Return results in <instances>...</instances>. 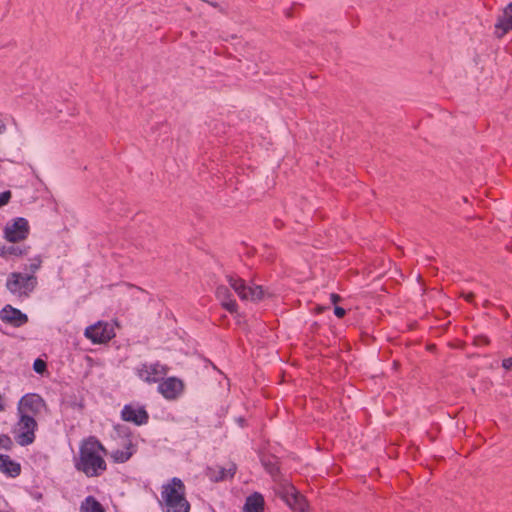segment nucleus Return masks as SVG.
I'll use <instances>...</instances> for the list:
<instances>
[{
    "label": "nucleus",
    "mask_w": 512,
    "mask_h": 512,
    "mask_svg": "<svg viewBox=\"0 0 512 512\" xmlns=\"http://www.w3.org/2000/svg\"><path fill=\"white\" fill-rule=\"evenodd\" d=\"M105 455L104 446L95 437H89L80 444L79 456L75 458L74 466L87 477H98L107 468Z\"/></svg>",
    "instance_id": "obj_1"
},
{
    "label": "nucleus",
    "mask_w": 512,
    "mask_h": 512,
    "mask_svg": "<svg viewBox=\"0 0 512 512\" xmlns=\"http://www.w3.org/2000/svg\"><path fill=\"white\" fill-rule=\"evenodd\" d=\"M185 485L180 478L173 477L161 487L160 506L163 512H189L190 504L185 496Z\"/></svg>",
    "instance_id": "obj_2"
},
{
    "label": "nucleus",
    "mask_w": 512,
    "mask_h": 512,
    "mask_svg": "<svg viewBox=\"0 0 512 512\" xmlns=\"http://www.w3.org/2000/svg\"><path fill=\"white\" fill-rule=\"evenodd\" d=\"M38 284L36 275L12 272L6 280L7 290L18 298H27Z\"/></svg>",
    "instance_id": "obj_3"
},
{
    "label": "nucleus",
    "mask_w": 512,
    "mask_h": 512,
    "mask_svg": "<svg viewBox=\"0 0 512 512\" xmlns=\"http://www.w3.org/2000/svg\"><path fill=\"white\" fill-rule=\"evenodd\" d=\"M19 419L14 427V434L17 443L21 446H27L34 442L37 422L33 415L18 414Z\"/></svg>",
    "instance_id": "obj_4"
},
{
    "label": "nucleus",
    "mask_w": 512,
    "mask_h": 512,
    "mask_svg": "<svg viewBox=\"0 0 512 512\" xmlns=\"http://www.w3.org/2000/svg\"><path fill=\"white\" fill-rule=\"evenodd\" d=\"M228 283L238 297L243 301H259L264 298L265 290L259 285H247L246 282L236 276H228Z\"/></svg>",
    "instance_id": "obj_5"
},
{
    "label": "nucleus",
    "mask_w": 512,
    "mask_h": 512,
    "mask_svg": "<svg viewBox=\"0 0 512 512\" xmlns=\"http://www.w3.org/2000/svg\"><path fill=\"white\" fill-rule=\"evenodd\" d=\"M136 375L146 383H157L168 373V367L159 362L142 363L135 369Z\"/></svg>",
    "instance_id": "obj_6"
},
{
    "label": "nucleus",
    "mask_w": 512,
    "mask_h": 512,
    "mask_svg": "<svg viewBox=\"0 0 512 512\" xmlns=\"http://www.w3.org/2000/svg\"><path fill=\"white\" fill-rule=\"evenodd\" d=\"M29 231L28 221L23 217H18L6 224L4 238L11 243H16L25 240L29 235Z\"/></svg>",
    "instance_id": "obj_7"
},
{
    "label": "nucleus",
    "mask_w": 512,
    "mask_h": 512,
    "mask_svg": "<svg viewBox=\"0 0 512 512\" xmlns=\"http://www.w3.org/2000/svg\"><path fill=\"white\" fill-rule=\"evenodd\" d=\"M84 335L93 343H106L115 336L113 327L106 322H98L85 329Z\"/></svg>",
    "instance_id": "obj_8"
},
{
    "label": "nucleus",
    "mask_w": 512,
    "mask_h": 512,
    "mask_svg": "<svg viewBox=\"0 0 512 512\" xmlns=\"http://www.w3.org/2000/svg\"><path fill=\"white\" fill-rule=\"evenodd\" d=\"M45 408V401L38 394H26L24 395L17 407L18 414H26L35 416L39 414Z\"/></svg>",
    "instance_id": "obj_9"
},
{
    "label": "nucleus",
    "mask_w": 512,
    "mask_h": 512,
    "mask_svg": "<svg viewBox=\"0 0 512 512\" xmlns=\"http://www.w3.org/2000/svg\"><path fill=\"white\" fill-rule=\"evenodd\" d=\"M283 500L287 505L298 512H306L308 504L303 495H301L294 486L286 485L281 492Z\"/></svg>",
    "instance_id": "obj_10"
},
{
    "label": "nucleus",
    "mask_w": 512,
    "mask_h": 512,
    "mask_svg": "<svg viewBox=\"0 0 512 512\" xmlns=\"http://www.w3.org/2000/svg\"><path fill=\"white\" fill-rule=\"evenodd\" d=\"M183 391V383L176 377H169L158 385V392L168 400L176 399Z\"/></svg>",
    "instance_id": "obj_11"
},
{
    "label": "nucleus",
    "mask_w": 512,
    "mask_h": 512,
    "mask_svg": "<svg viewBox=\"0 0 512 512\" xmlns=\"http://www.w3.org/2000/svg\"><path fill=\"white\" fill-rule=\"evenodd\" d=\"M122 419L127 422H132L135 425H143L148 422V413L144 407L125 405L121 412Z\"/></svg>",
    "instance_id": "obj_12"
},
{
    "label": "nucleus",
    "mask_w": 512,
    "mask_h": 512,
    "mask_svg": "<svg viewBox=\"0 0 512 512\" xmlns=\"http://www.w3.org/2000/svg\"><path fill=\"white\" fill-rule=\"evenodd\" d=\"M0 318L15 327H20L28 322L27 315L11 305H6L0 311Z\"/></svg>",
    "instance_id": "obj_13"
},
{
    "label": "nucleus",
    "mask_w": 512,
    "mask_h": 512,
    "mask_svg": "<svg viewBox=\"0 0 512 512\" xmlns=\"http://www.w3.org/2000/svg\"><path fill=\"white\" fill-rule=\"evenodd\" d=\"M216 297L221 302V305L230 313H234L237 311V303L233 299L232 294L229 291V288L220 285L216 289Z\"/></svg>",
    "instance_id": "obj_14"
},
{
    "label": "nucleus",
    "mask_w": 512,
    "mask_h": 512,
    "mask_svg": "<svg viewBox=\"0 0 512 512\" xmlns=\"http://www.w3.org/2000/svg\"><path fill=\"white\" fill-rule=\"evenodd\" d=\"M0 471L9 477L15 478L21 473V465L12 460L10 456L0 454Z\"/></svg>",
    "instance_id": "obj_15"
},
{
    "label": "nucleus",
    "mask_w": 512,
    "mask_h": 512,
    "mask_svg": "<svg viewBox=\"0 0 512 512\" xmlns=\"http://www.w3.org/2000/svg\"><path fill=\"white\" fill-rule=\"evenodd\" d=\"M30 247L26 245H2L0 246V257L8 260L12 257H22L28 254Z\"/></svg>",
    "instance_id": "obj_16"
},
{
    "label": "nucleus",
    "mask_w": 512,
    "mask_h": 512,
    "mask_svg": "<svg viewBox=\"0 0 512 512\" xmlns=\"http://www.w3.org/2000/svg\"><path fill=\"white\" fill-rule=\"evenodd\" d=\"M495 28L502 30V33L499 36H503L512 29V2L505 7L502 15L499 16L495 24Z\"/></svg>",
    "instance_id": "obj_17"
},
{
    "label": "nucleus",
    "mask_w": 512,
    "mask_h": 512,
    "mask_svg": "<svg viewBox=\"0 0 512 512\" xmlns=\"http://www.w3.org/2000/svg\"><path fill=\"white\" fill-rule=\"evenodd\" d=\"M264 498L260 493H253L246 498L243 512H263Z\"/></svg>",
    "instance_id": "obj_18"
},
{
    "label": "nucleus",
    "mask_w": 512,
    "mask_h": 512,
    "mask_svg": "<svg viewBox=\"0 0 512 512\" xmlns=\"http://www.w3.org/2000/svg\"><path fill=\"white\" fill-rule=\"evenodd\" d=\"M134 450L130 441L125 443L124 449H116L111 453L112 459L117 463H124L130 459L133 455Z\"/></svg>",
    "instance_id": "obj_19"
},
{
    "label": "nucleus",
    "mask_w": 512,
    "mask_h": 512,
    "mask_svg": "<svg viewBox=\"0 0 512 512\" xmlns=\"http://www.w3.org/2000/svg\"><path fill=\"white\" fill-rule=\"evenodd\" d=\"M80 512H105V510L93 496H88L81 503Z\"/></svg>",
    "instance_id": "obj_20"
},
{
    "label": "nucleus",
    "mask_w": 512,
    "mask_h": 512,
    "mask_svg": "<svg viewBox=\"0 0 512 512\" xmlns=\"http://www.w3.org/2000/svg\"><path fill=\"white\" fill-rule=\"evenodd\" d=\"M42 265V258L41 256H35L34 258L30 259V264L25 269L29 270L28 274H33L41 268Z\"/></svg>",
    "instance_id": "obj_21"
},
{
    "label": "nucleus",
    "mask_w": 512,
    "mask_h": 512,
    "mask_svg": "<svg viewBox=\"0 0 512 512\" xmlns=\"http://www.w3.org/2000/svg\"><path fill=\"white\" fill-rule=\"evenodd\" d=\"M236 472V466L234 464L230 465L228 469H221L220 475L216 478V480H225L228 478H232Z\"/></svg>",
    "instance_id": "obj_22"
},
{
    "label": "nucleus",
    "mask_w": 512,
    "mask_h": 512,
    "mask_svg": "<svg viewBox=\"0 0 512 512\" xmlns=\"http://www.w3.org/2000/svg\"><path fill=\"white\" fill-rule=\"evenodd\" d=\"M12 446H13L12 439L6 434H1L0 435V449L9 451L12 448Z\"/></svg>",
    "instance_id": "obj_23"
},
{
    "label": "nucleus",
    "mask_w": 512,
    "mask_h": 512,
    "mask_svg": "<svg viewBox=\"0 0 512 512\" xmlns=\"http://www.w3.org/2000/svg\"><path fill=\"white\" fill-rule=\"evenodd\" d=\"M33 369L36 373H43L46 370V363L41 359H36L33 363Z\"/></svg>",
    "instance_id": "obj_24"
},
{
    "label": "nucleus",
    "mask_w": 512,
    "mask_h": 512,
    "mask_svg": "<svg viewBox=\"0 0 512 512\" xmlns=\"http://www.w3.org/2000/svg\"><path fill=\"white\" fill-rule=\"evenodd\" d=\"M11 199V192L9 190L0 193V207L6 205Z\"/></svg>",
    "instance_id": "obj_25"
},
{
    "label": "nucleus",
    "mask_w": 512,
    "mask_h": 512,
    "mask_svg": "<svg viewBox=\"0 0 512 512\" xmlns=\"http://www.w3.org/2000/svg\"><path fill=\"white\" fill-rule=\"evenodd\" d=\"M346 311L344 308L342 307H339V306H336L334 308V314L338 317V318H342L344 315H345Z\"/></svg>",
    "instance_id": "obj_26"
},
{
    "label": "nucleus",
    "mask_w": 512,
    "mask_h": 512,
    "mask_svg": "<svg viewBox=\"0 0 512 512\" xmlns=\"http://www.w3.org/2000/svg\"><path fill=\"white\" fill-rule=\"evenodd\" d=\"M502 367L507 370L512 369V357L504 359L502 361Z\"/></svg>",
    "instance_id": "obj_27"
},
{
    "label": "nucleus",
    "mask_w": 512,
    "mask_h": 512,
    "mask_svg": "<svg viewBox=\"0 0 512 512\" xmlns=\"http://www.w3.org/2000/svg\"><path fill=\"white\" fill-rule=\"evenodd\" d=\"M462 296L465 298V300H467L469 302L472 301V299L474 297L473 293H463Z\"/></svg>",
    "instance_id": "obj_28"
},
{
    "label": "nucleus",
    "mask_w": 512,
    "mask_h": 512,
    "mask_svg": "<svg viewBox=\"0 0 512 512\" xmlns=\"http://www.w3.org/2000/svg\"><path fill=\"white\" fill-rule=\"evenodd\" d=\"M330 298L333 303H337L340 300V296L334 293L330 295Z\"/></svg>",
    "instance_id": "obj_29"
},
{
    "label": "nucleus",
    "mask_w": 512,
    "mask_h": 512,
    "mask_svg": "<svg viewBox=\"0 0 512 512\" xmlns=\"http://www.w3.org/2000/svg\"><path fill=\"white\" fill-rule=\"evenodd\" d=\"M4 410H5V405H4V402H3V397L0 394V412H3Z\"/></svg>",
    "instance_id": "obj_30"
},
{
    "label": "nucleus",
    "mask_w": 512,
    "mask_h": 512,
    "mask_svg": "<svg viewBox=\"0 0 512 512\" xmlns=\"http://www.w3.org/2000/svg\"><path fill=\"white\" fill-rule=\"evenodd\" d=\"M417 281H418V285H420L421 284V277L419 275H418Z\"/></svg>",
    "instance_id": "obj_31"
},
{
    "label": "nucleus",
    "mask_w": 512,
    "mask_h": 512,
    "mask_svg": "<svg viewBox=\"0 0 512 512\" xmlns=\"http://www.w3.org/2000/svg\"><path fill=\"white\" fill-rule=\"evenodd\" d=\"M433 348H434V346H433V345H428V346H427V349H428V350H432Z\"/></svg>",
    "instance_id": "obj_32"
},
{
    "label": "nucleus",
    "mask_w": 512,
    "mask_h": 512,
    "mask_svg": "<svg viewBox=\"0 0 512 512\" xmlns=\"http://www.w3.org/2000/svg\"><path fill=\"white\" fill-rule=\"evenodd\" d=\"M323 309H324L323 307H319V308H318V311L320 312V311H322Z\"/></svg>",
    "instance_id": "obj_33"
}]
</instances>
